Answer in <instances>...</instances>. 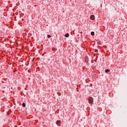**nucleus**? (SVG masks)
I'll use <instances>...</instances> for the list:
<instances>
[{
	"mask_svg": "<svg viewBox=\"0 0 127 127\" xmlns=\"http://www.w3.org/2000/svg\"><path fill=\"white\" fill-rule=\"evenodd\" d=\"M88 100L89 101V104H92L93 103V102H94V100L93 99V98H92V97L88 98Z\"/></svg>",
	"mask_w": 127,
	"mask_h": 127,
	"instance_id": "nucleus-1",
	"label": "nucleus"
},
{
	"mask_svg": "<svg viewBox=\"0 0 127 127\" xmlns=\"http://www.w3.org/2000/svg\"><path fill=\"white\" fill-rule=\"evenodd\" d=\"M90 18L92 19V20H95V16L93 15H91Z\"/></svg>",
	"mask_w": 127,
	"mask_h": 127,
	"instance_id": "nucleus-2",
	"label": "nucleus"
},
{
	"mask_svg": "<svg viewBox=\"0 0 127 127\" xmlns=\"http://www.w3.org/2000/svg\"><path fill=\"white\" fill-rule=\"evenodd\" d=\"M61 122V121H60V120H58L56 122V124L58 125V126H59V124H60Z\"/></svg>",
	"mask_w": 127,
	"mask_h": 127,
	"instance_id": "nucleus-3",
	"label": "nucleus"
},
{
	"mask_svg": "<svg viewBox=\"0 0 127 127\" xmlns=\"http://www.w3.org/2000/svg\"><path fill=\"white\" fill-rule=\"evenodd\" d=\"M91 35H92V36L95 35V32H91Z\"/></svg>",
	"mask_w": 127,
	"mask_h": 127,
	"instance_id": "nucleus-4",
	"label": "nucleus"
},
{
	"mask_svg": "<svg viewBox=\"0 0 127 127\" xmlns=\"http://www.w3.org/2000/svg\"><path fill=\"white\" fill-rule=\"evenodd\" d=\"M105 72H106V73H108V72H110V70L109 69H106L105 70Z\"/></svg>",
	"mask_w": 127,
	"mask_h": 127,
	"instance_id": "nucleus-5",
	"label": "nucleus"
},
{
	"mask_svg": "<svg viewBox=\"0 0 127 127\" xmlns=\"http://www.w3.org/2000/svg\"><path fill=\"white\" fill-rule=\"evenodd\" d=\"M65 37H69V34L68 33H67L65 35Z\"/></svg>",
	"mask_w": 127,
	"mask_h": 127,
	"instance_id": "nucleus-6",
	"label": "nucleus"
},
{
	"mask_svg": "<svg viewBox=\"0 0 127 127\" xmlns=\"http://www.w3.org/2000/svg\"><path fill=\"white\" fill-rule=\"evenodd\" d=\"M22 106L24 107V108H25V103H23L22 104Z\"/></svg>",
	"mask_w": 127,
	"mask_h": 127,
	"instance_id": "nucleus-7",
	"label": "nucleus"
},
{
	"mask_svg": "<svg viewBox=\"0 0 127 127\" xmlns=\"http://www.w3.org/2000/svg\"><path fill=\"white\" fill-rule=\"evenodd\" d=\"M47 37L48 38H50V37H51V36H50V35H48Z\"/></svg>",
	"mask_w": 127,
	"mask_h": 127,
	"instance_id": "nucleus-8",
	"label": "nucleus"
},
{
	"mask_svg": "<svg viewBox=\"0 0 127 127\" xmlns=\"http://www.w3.org/2000/svg\"><path fill=\"white\" fill-rule=\"evenodd\" d=\"M95 52H98V50L95 49Z\"/></svg>",
	"mask_w": 127,
	"mask_h": 127,
	"instance_id": "nucleus-9",
	"label": "nucleus"
},
{
	"mask_svg": "<svg viewBox=\"0 0 127 127\" xmlns=\"http://www.w3.org/2000/svg\"><path fill=\"white\" fill-rule=\"evenodd\" d=\"M52 50L55 51V48H53Z\"/></svg>",
	"mask_w": 127,
	"mask_h": 127,
	"instance_id": "nucleus-10",
	"label": "nucleus"
}]
</instances>
